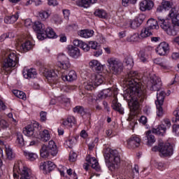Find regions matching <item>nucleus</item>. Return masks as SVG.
<instances>
[{
	"label": "nucleus",
	"instance_id": "1",
	"mask_svg": "<svg viewBox=\"0 0 179 179\" xmlns=\"http://www.w3.org/2000/svg\"><path fill=\"white\" fill-rule=\"evenodd\" d=\"M126 82L130 87L129 107L132 115H136L141 110L142 103L146 99V90L139 83L136 71H129L126 76Z\"/></svg>",
	"mask_w": 179,
	"mask_h": 179
},
{
	"label": "nucleus",
	"instance_id": "2",
	"mask_svg": "<svg viewBox=\"0 0 179 179\" xmlns=\"http://www.w3.org/2000/svg\"><path fill=\"white\" fill-rule=\"evenodd\" d=\"M2 55L3 58H4L2 71H4L6 75H8L12 72L13 68L17 66V64H19V57L16 53L10 51L3 52Z\"/></svg>",
	"mask_w": 179,
	"mask_h": 179
},
{
	"label": "nucleus",
	"instance_id": "3",
	"mask_svg": "<svg viewBox=\"0 0 179 179\" xmlns=\"http://www.w3.org/2000/svg\"><path fill=\"white\" fill-rule=\"evenodd\" d=\"M103 156L105 157V160L110 163L109 169L110 170H115V169H118L120 166V163L121 162V158L120 157V154L118 151L116 150L107 149L104 152Z\"/></svg>",
	"mask_w": 179,
	"mask_h": 179
},
{
	"label": "nucleus",
	"instance_id": "4",
	"mask_svg": "<svg viewBox=\"0 0 179 179\" xmlns=\"http://www.w3.org/2000/svg\"><path fill=\"white\" fill-rule=\"evenodd\" d=\"M41 156L43 159H47L49 156H57L58 154V148H57V145L54 141H50L48 145H42L40 150Z\"/></svg>",
	"mask_w": 179,
	"mask_h": 179
},
{
	"label": "nucleus",
	"instance_id": "5",
	"mask_svg": "<svg viewBox=\"0 0 179 179\" xmlns=\"http://www.w3.org/2000/svg\"><path fill=\"white\" fill-rule=\"evenodd\" d=\"M152 152H159V153L164 157H169L173 153V145L170 143H159L152 148Z\"/></svg>",
	"mask_w": 179,
	"mask_h": 179
},
{
	"label": "nucleus",
	"instance_id": "6",
	"mask_svg": "<svg viewBox=\"0 0 179 179\" xmlns=\"http://www.w3.org/2000/svg\"><path fill=\"white\" fill-rule=\"evenodd\" d=\"M107 62L108 66L113 75H120L124 69V64L117 58L110 57L108 59Z\"/></svg>",
	"mask_w": 179,
	"mask_h": 179
},
{
	"label": "nucleus",
	"instance_id": "7",
	"mask_svg": "<svg viewBox=\"0 0 179 179\" xmlns=\"http://www.w3.org/2000/svg\"><path fill=\"white\" fill-rule=\"evenodd\" d=\"M159 24L166 31L169 36H177V27H175L171 22H169V20H164L163 17H159Z\"/></svg>",
	"mask_w": 179,
	"mask_h": 179
},
{
	"label": "nucleus",
	"instance_id": "8",
	"mask_svg": "<svg viewBox=\"0 0 179 179\" xmlns=\"http://www.w3.org/2000/svg\"><path fill=\"white\" fill-rule=\"evenodd\" d=\"M171 127V121H170V119L169 118H164L162 121V124L158 125V127L156 129H152L153 134H157V135H161V136H163L164 134H166V131H167V129Z\"/></svg>",
	"mask_w": 179,
	"mask_h": 179
},
{
	"label": "nucleus",
	"instance_id": "9",
	"mask_svg": "<svg viewBox=\"0 0 179 179\" xmlns=\"http://www.w3.org/2000/svg\"><path fill=\"white\" fill-rule=\"evenodd\" d=\"M164 96H166V92L164 91H161L159 93H157V100L155 101V104L157 107V117H163V106L164 103Z\"/></svg>",
	"mask_w": 179,
	"mask_h": 179
},
{
	"label": "nucleus",
	"instance_id": "10",
	"mask_svg": "<svg viewBox=\"0 0 179 179\" xmlns=\"http://www.w3.org/2000/svg\"><path fill=\"white\" fill-rule=\"evenodd\" d=\"M147 87L150 90L159 92L160 87H162V80L155 75L150 76V81L147 84Z\"/></svg>",
	"mask_w": 179,
	"mask_h": 179
},
{
	"label": "nucleus",
	"instance_id": "11",
	"mask_svg": "<svg viewBox=\"0 0 179 179\" xmlns=\"http://www.w3.org/2000/svg\"><path fill=\"white\" fill-rule=\"evenodd\" d=\"M57 59L58 65L59 68L62 69L61 73H62V72L65 73V71L71 68V63H69V59H68L65 55L62 54L58 55Z\"/></svg>",
	"mask_w": 179,
	"mask_h": 179
},
{
	"label": "nucleus",
	"instance_id": "12",
	"mask_svg": "<svg viewBox=\"0 0 179 179\" xmlns=\"http://www.w3.org/2000/svg\"><path fill=\"white\" fill-rule=\"evenodd\" d=\"M155 51L161 57H167L170 53V45L167 42H162L157 45Z\"/></svg>",
	"mask_w": 179,
	"mask_h": 179
},
{
	"label": "nucleus",
	"instance_id": "13",
	"mask_svg": "<svg viewBox=\"0 0 179 179\" xmlns=\"http://www.w3.org/2000/svg\"><path fill=\"white\" fill-rule=\"evenodd\" d=\"M17 173L20 176V179H31V171L30 169L23 167V169L21 170L20 166L15 164L14 166V169H17Z\"/></svg>",
	"mask_w": 179,
	"mask_h": 179
},
{
	"label": "nucleus",
	"instance_id": "14",
	"mask_svg": "<svg viewBox=\"0 0 179 179\" xmlns=\"http://www.w3.org/2000/svg\"><path fill=\"white\" fill-rule=\"evenodd\" d=\"M168 16L171 17L173 24H175V26H179V13L177 8H172Z\"/></svg>",
	"mask_w": 179,
	"mask_h": 179
},
{
	"label": "nucleus",
	"instance_id": "15",
	"mask_svg": "<svg viewBox=\"0 0 179 179\" xmlns=\"http://www.w3.org/2000/svg\"><path fill=\"white\" fill-rule=\"evenodd\" d=\"M127 145L129 148L133 149H134V148H139L141 138L136 135H133L127 140Z\"/></svg>",
	"mask_w": 179,
	"mask_h": 179
},
{
	"label": "nucleus",
	"instance_id": "16",
	"mask_svg": "<svg viewBox=\"0 0 179 179\" xmlns=\"http://www.w3.org/2000/svg\"><path fill=\"white\" fill-rule=\"evenodd\" d=\"M62 79L64 82H73L78 79V76L76 75V71L71 70L69 72L68 75H65L64 71H62Z\"/></svg>",
	"mask_w": 179,
	"mask_h": 179
},
{
	"label": "nucleus",
	"instance_id": "17",
	"mask_svg": "<svg viewBox=\"0 0 179 179\" xmlns=\"http://www.w3.org/2000/svg\"><path fill=\"white\" fill-rule=\"evenodd\" d=\"M145 15H141L137 18L134 19V20L129 21V26L131 29H138L142 23H143V20Z\"/></svg>",
	"mask_w": 179,
	"mask_h": 179
},
{
	"label": "nucleus",
	"instance_id": "18",
	"mask_svg": "<svg viewBox=\"0 0 179 179\" xmlns=\"http://www.w3.org/2000/svg\"><path fill=\"white\" fill-rule=\"evenodd\" d=\"M159 17H158V20L151 18L147 21L146 28L151 31L152 33L155 31V30H157V29H159V24H159Z\"/></svg>",
	"mask_w": 179,
	"mask_h": 179
},
{
	"label": "nucleus",
	"instance_id": "19",
	"mask_svg": "<svg viewBox=\"0 0 179 179\" xmlns=\"http://www.w3.org/2000/svg\"><path fill=\"white\" fill-rule=\"evenodd\" d=\"M154 5L153 1L150 0H143L140 3V10H142V12L151 10Z\"/></svg>",
	"mask_w": 179,
	"mask_h": 179
},
{
	"label": "nucleus",
	"instance_id": "20",
	"mask_svg": "<svg viewBox=\"0 0 179 179\" xmlns=\"http://www.w3.org/2000/svg\"><path fill=\"white\" fill-rule=\"evenodd\" d=\"M173 8V3L163 0L161 5H159L157 8V12L160 13V12H163V10H170Z\"/></svg>",
	"mask_w": 179,
	"mask_h": 179
},
{
	"label": "nucleus",
	"instance_id": "21",
	"mask_svg": "<svg viewBox=\"0 0 179 179\" xmlns=\"http://www.w3.org/2000/svg\"><path fill=\"white\" fill-rule=\"evenodd\" d=\"M143 141H147L146 143L148 146H152L155 142H156V138L152 131H148L145 133V137H143Z\"/></svg>",
	"mask_w": 179,
	"mask_h": 179
},
{
	"label": "nucleus",
	"instance_id": "22",
	"mask_svg": "<svg viewBox=\"0 0 179 179\" xmlns=\"http://www.w3.org/2000/svg\"><path fill=\"white\" fill-rule=\"evenodd\" d=\"M112 108L115 111H117L120 114H124V108H122L121 103H118V99L115 96H114L112 101Z\"/></svg>",
	"mask_w": 179,
	"mask_h": 179
},
{
	"label": "nucleus",
	"instance_id": "23",
	"mask_svg": "<svg viewBox=\"0 0 179 179\" xmlns=\"http://www.w3.org/2000/svg\"><path fill=\"white\" fill-rule=\"evenodd\" d=\"M68 54L73 58H79L80 57V50L77 47L69 46Z\"/></svg>",
	"mask_w": 179,
	"mask_h": 179
},
{
	"label": "nucleus",
	"instance_id": "24",
	"mask_svg": "<svg viewBox=\"0 0 179 179\" xmlns=\"http://www.w3.org/2000/svg\"><path fill=\"white\" fill-rule=\"evenodd\" d=\"M86 160L87 163H89V166H91L94 170L99 171L100 170V166H99V162L96 159L95 157H92L90 155H88L86 157Z\"/></svg>",
	"mask_w": 179,
	"mask_h": 179
},
{
	"label": "nucleus",
	"instance_id": "25",
	"mask_svg": "<svg viewBox=\"0 0 179 179\" xmlns=\"http://www.w3.org/2000/svg\"><path fill=\"white\" fill-rule=\"evenodd\" d=\"M22 75L25 79H34L37 76V71L34 69L24 70Z\"/></svg>",
	"mask_w": 179,
	"mask_h": 179
},
{
	"label": "nucleus",
	"instance_id": "26",
	"mask_svg": "<svg viewBox=\"0 0 179 179\" xmlns=\"http://www.w3.org/2000/svg\"><path fill=\"white\" fill-rule=\"evenodd\" d=\"M89 65L92 71H96V72H101L103 71V65L97 60H92L90 62Z\"/></svg>",
	"mask_w": 179,
	"mask_h": 179
},
{
	"label": "nucleus",
	"instance_id": "27",
	"mask_svg": "<svg viewBox=\"0 0 179 179\" xmlns=\"http://www.w3.org/2000/svg\"><path fill=\"white\" fill-rule=\"evenodd\" d=\"M62 127H72L73 124H76V120L73 116H69L66 119H63L61 122Z\"/></svg>",
	"mask_w": 179,
	"mask_h": 179
},
{
	"label": "nucleus",
	"instance_id": "28",
	"mask_svg": "<svg viewBox=\"0 0 179 179\" xmlns=\"http://www.w3.org/2000/svg\"><path fill=\"white\" fill-rule=\"evenodd\" d=\"M38 138L40 139L42 142H47L49 139H51V136L50 135V131L48 130H43V131L39 132Z\"/></svg>",
	"mask_w": 179,
	"mask_h": 179
},
{
	"label": "nucleus",
	"instance_id": "29",
	"mask_svg": "<svg viewBox=\"0 0 179 179\" xmlns=\"http://www.w3.org/2000/svg\"><path fill=\"white\" fill-rule=\"evenodd\" d=\"M91 80L94 83V86H100V85L104 82L103 80V76L99 74H92L91 76Z\"/></svg>",
	"mask_w": 179,
	"mask_h": 179
},
{
	"label": "nucleus",
	"instance_id": "30",
	"mask_svg": "<svg viewBox=\"0 0 179 179\" xmlns=\"http://www.w3.org/2000/svg\"><path fill=\"white\" fill-rule=\"evenodd\" d=\"M17 19H19V12H17L14 15L6 16L4 18V22L7 24H12L15 23V22H16L17 20Z\"/></svg>",
	"mask_w": 179,
	"mask_h": 179
},
{
	"label": "nucleus",
	"instance_id": "31",
	"mask_svg": "<svg viewBox=\"0 0 179 179\" xmlns=\"http://www.w3.org/2000/svg\"><path fill=\"white\" fill-rule=\"evenodd\" d=\"M96 2L97 0H80L76 1V4L81 8H89L90 3H96Z\"/></svg>",
	"mask_w": 179,
	"mask_h": 179
},
{
	"label": "nucleus",
	"instance_id": "32",
	"mask_svg": "<svg viewBox=\"0 0 179 179\" xmlns=\"http://www.w3.org/2000/svg\"><path fill=\"white\" fill-rule=\"evenodd\" d=\"M94 34V31H93V30L89 29H83L78 31V36H80V37H83V38H89L92 37Z\"/></svg>",
	"mask_w": 179,
	"mask_h": 179
},
{
	"label": "nucleus",
	"instance_id": "33",
	"mask_svg": "<svg viewBox=\"0 0 179 179\" xmlns=\"http://www.w3.org/2000/svg\"><path fill=\"white\" fill-rule=\"evenodd\" d=\"M36 131V129H34V126L33 124L28 125L27 127L24 128L23 130V134L26 135V136H33L34 135V133Z\"/></svg>",
	"mask_w": 179,
	"mask_h": 179
},
{
	"label": "nucleus",
	"instance_id": "34",
	"mask_svg": "<svg viewBox=\"0 0 179 179\" xmlns=\"http://www.w3.org/2000/svg\"><path fill=\"white\" fill-rule=\"evenodd\" d=\"M33 27L36 33H41L45 31V27L39 21L35 22Z\"/></svg>",
	"mask_w": 179,
	"mask_h": 179
},
{
	"label": "nucleus",
	"instance_id": "35",
	"mask_svg": "<svg viewBox=\"0 0 179 179\" xmlns=\"http://www.w3.org/2000/svg\"><path fill=\"white\" fill-rule=\"evenodd\" d=\"M150 36H153V32L145 27L141 30L139 37L140 38H146L148 37H150Z\"/></svg>",
	"mask_w": 179,
	"mask_h": 179
},
{
	"label": "nucleus",
	"instance_id": "36",
	"mask_svg": "<svg viewBox=\"0 0 179 179\" xmlns=\"http://www.w3.org/2000/svg\"><path fill=\"white\" fill-rule=\"evenodd\" d=\"M124 64L128 67V69H131L134 66V58L131 55L125 57Z\"/></svg>",
	"mask_w": 179,
	"mask_h": 179
},
{
	"label": "nucleus",
	"instance_id": "37",
	"mask_svg": "<svg viewBox=\"0 0 179 179\" xmlns=\"http://www.w3.org/2000/svg\"><path fill=\"white\" fill-rule=\"evenodd\" d=\"M21 48L24 52H27V51H30L33 48V43L30 41H26L22 44Z\"/></svg>",
	"mask_w": 179,
	"mask_h": 179
},
{
	"label": "nucleus",
	"instance_id": "38",
	"mask_svg": "<svg viewBox=\"0 0 179 179\" xmlns=\"http://www.w3.org/2000/svg\"><path fill=\"white\" fill-rule=\"evenodd\" d=\"M6 155L8 160H13V159L15 157V152H13V150L10 148V146L6 147Z\"/></svg>",
	"mask_w": 179,
	"mask_h": 179
},
{
	"label": "nucleus",
	"instance_id": "39",
	"mask_svg": "<svg viewBox=\"0 0 179 179\" xmlns=\"http://www.w3.org/2000/svg\"><path fill=\"white\" fill-rule=\"evenodd\" d=\"M45 34H46V38H57V34H55V31H54V29L51 27H48L45 30Z\"/></svg>",
	"mask_w": 179,
	"mask_h": 179
},
{
	"label": "nucleus",
	"instance_id": "40",
	"mask_svg": "<svg viewBox=\"0 0 179 179\" xmlns=\"http://www.w3.org/2000/svg\"><path fill=\"white\" fill-rule=\"evenodd\" d=\"M51 16V12L49 10H41L39 12V17H41V20H47Z\"/></svg>",
	"mask_w": 179,
	"mask_h": 179
},
{
	"label": "nucleus",
	"instance_id": "41",
	"mask_svg": "<svg viewBox=\"0 0 179 179\" xmlns=\"http://www.w3.org/2000/svg\"><path fill=\"white\" fill-rule=\"evenodd\" d=\"M94 15L97 16L98 17H101V19H107V12L102 9H96L94 13Z\"/></svg>",
	"mask_w": 179,
	"mask_h": 179
},
{
	"label": "nucleus",
	"instance_id": "42",
	"mask_svg": "<svg viewBox=\"0 0 179 179\" xmlns=\"http://www.w3.org/2000/svg\"><path fill=\"white\" fill-rule=\"evenodd\" d=\"M16 144L19 148H22L24 146V138H23V135L22 134H17Z\"/></svg>",
	"mask_w": 179,
	"mask_h": 179
},
{
	"label": "nucleus",
	"instance_id": "43",
	"mask_svg": "<svg viewBox=\"0 0 179 179\" xmlns=\"http://www.w3.org/2000/svg\"><path fill=\"white\" fill-rule=\"evenodd\" d=\"M24 155L28 160H30V162H34L36 159H37V155L36 153L30 152H24Z\"/></svg>",
	"mask_w": 179,
	"mask_h": 179
},
{
	"label": "nucleus",
	"instance_id": "44",
	"mask_svg": "<svg viewBox=\"0 0 179 179\" xmlns=\"http://www.w3.org/2000/svg\"><path fill=\"white\" fill-rule=\"evenodd\" d=\"M94 83L93 81H92V78H90V79L84 83V87L86 90H93V89H94Z\"/></svg>",
	"mask_w": 179,
	"mask_h": 179
},
{
	"label": "nucleus",
	"instance_id": "45",
	"mask_svg": "<svg viewBox=\"0 0 179 179\" xmlns=\"http://www.w3.org/2000/svg\"><path fill=\"white\" fill-rule=\"evenodd\" d=\"M13 93L16 96V97H18V99H22V100H26V94L23 91L14 90L13 91Z\"/></svg>",
	"mask_w": 179,
	"mask_h": 179
},
{
	"label": "nucleus",
	"instance_id": "46",
	"mask_svg": "<svg viewBox=\"0 0 179 179\" xmlns=\"http://www.w3.org/2000/svg\"><path fill=\"white\" fill-rule=\"evenodd\" d=\"M57 100L59 103H61V104H64V106H69V103H71V99L65 96H59L57 98Z\"/></svg>",
	"mask_w": 179,
	"mask_h": 179
},
{
	"label": "nucleus",
	"instance_id": "47",
	"mask_svg": "<svg viewBox=\"0 0 179 179\" xmlns=\"http://www.w3.org/2000/svg\"><path fill=\"white\" fill-rule=\"evenodd\" d=\"M74 113H78V114H81V115H85L87 114V110H85L83 106H76L73 108Z\"/></svg>",
	"mask_w": 179,
	"mask_h": 179
},
{
	"label": "nucleus",
	"instance_id": "48",
	"mask_svg": "<svg viewBox=\"0 0 179 179\" xmlns=\"http://www.w3.org/2000/svg\"><path fill=\"white\" fill-rule=\"evenodd\" d=\"M138 57H139L140 61H141V62H143L144 64L145 62H148V55L146 54V52L145 51L141 50L138 54Z\"/></svg>",
	"mask_w": 179,
	"mask_h": 179
},
{
	"label": "nucleus",
	"instance_id": "49",
	"mask_svg": "<svg viewBox=\"0 0 179 179\" xmlns=\"http://www.w3.org/2000/svg\"><path fill=\"white\" fill-rule=\"evenodd\" d=\"M131 177L135 178V177H138L139 176V166L138 165H134L131 168Z\"/></svg>",
	"mask_w": 179,
	"mask_h": 179
},
{
	"label": "nucleus",
	"instance_id": "50",
	"mask_svg": "<svg viewBox=\"0 0 179 179\" xmlns=\"http://www.w3.org/2000/svg\"><path fill=\"white\" fill-rule=\"evenodd\" d=\"M139 38H141V37H139V35L138 34H134L130 37H127V41L130 43H134L135 41H138Z\"/></svg>",
	"mask_w": 179,
	"mask_h": 179
},
{
	"label": "nucleus",
	"instance_id": "51",
	"mask_svg": "<svg viewBox=\"0 0 179 179\" xmlns=\"http://www.w3.org/2000/svg\"><path fill=\"white\" fill-rule=\"evenodd\" d=\"M41 170L44 171L45 174H48V173H50L48 162L42 163V164L41 165Z\"/></svg>",
	"mask_w": 179,
	"mask_h": 179
},
{
	"label": "nucleus",
	"instance_id": "52",
	"mask_svg": "<svg viewBox=\"0 0 179 179\" xmlns=\"http://www.w3.org/2000/svg\"><path fill=\"white\" fill-rule=\"evenodd\" d=\"M8 127H9V123H8L6 120L0 117V128H2L3 129H6V128H8Z\"/></svg>",
	"mask_w": 179,
	"mask_h": 179
},
{
	"label": "nucleus",
	"instance_id": "53",
	"mask_svg": "<svg viewBox=\"0 0 179 179\" xmlns=\"http://www.w3.org/2000/svg\"><path fill=\"white\" fill-rule=\"evenodd\" d=\"M90 48H92V50H99L100 48V46H99V43L96 41H90L89 43Z\"/></svg>",
	"mask_w": 179,
	"mask_h": 179
},
{
	"label": "nucleus",
	"instance_id": "54",
	"mask_svg": "<svg viewBox=\"0 0 179 179\" xmlns=\"http://www.w3.org/2000/svg\"><path fill=\"white\" fill-rule=\"evenodd\" d=\"M36 33H37V38H38V40L43 41L45 38H47V35L45 34V31L36 32Z\"/></svg>",
	"mask_w": 179,
	"mask_h": 179
},
{
	"label": "nucleus",
	"instance_id": "55",
	"mask_svg": "<svg viewBox=\"0 0 179 179\" xmlns=\"http://www.w3.org/2000/svg\"><path fill=\"white\" fill-rule=\"evenodd\" d=\"M75 141H76V138L71 137L66 141V143L69 148H72V145L75 143Z\"/></svg>",
	"mask_w": 179,
	"mask_h": 179
},
{
	"label": "nucleus",
	"instance_id": "56",
	"mask_svg": "<svg viewBox=\"0 0 179 179\" xmlns=\"http://www.w3.org/2000/svg\"><path fill=\"white\" fill-rule=\"evenodd\" d=\"M78 157V155L75 153L73 151H71L69 155V161L70 162H76V159Z\"/></svg>",
	"mask_w": 179,
	"mask_h": 179
},
{
	"label": "nucleus",
	"instance_id": "57",
	"mask_svg": "<svg viewBox=\"0 0 179 179\" xmlns=\"http://www.w3.org/2000/svg\"><path fill=\"white\" fill-rule=\"evenodd\" d=\"M137 1L138 0H122V5L123 6H128L129 3L135 4V3H136Z\"/></svg>",
	"mask_w": 179,
	"mask_h": 179
},
{
	"label": "nucleus",
	"instance_id": "58",
	"mask_svg": "<svg viewBox=\"0 0 179 179\" xmlns=\"http://www.w3.org/2000/svg\"><path fill=\"white\" fill-rule=\"evenodd\" d=\"M80 48H82L85 52H87V51L90 50V46L87 43L83 42L81 46H80Z\"/></svg>",
	"mask_w": 179,
	"mask_h": 179
},
{
	"label": "nucleus",
	"instance_id": "59",
	"mask_svg": "<svg viewBox=\"0 0 179 179\" xmlns=\"http://www.w3.org/2000/svg\"><path fill=\"white\" fill-rule=\"evenodd\" d=\"M41 121L45 122L47 120V112L41 111L40 113Z\"/></svg>",
	"mask_w": 179,
	"mask_h": 179
},
{
	"label": "nucleus",
	"instance_id": "60",
	"mask_svg": "<svg viewBox=\"0 0 179 179\" xmlns=\"http://www.w3.org/2000/svg\"><path fill=\"white\" fill-rule=\"evenodd\" d=\"M172 128L173 132H174L176 135H178L179 136V124H173Z\"/></svg>",
	"mask_w": 179,
	"mask_h": 179
},
{
	"label": "nucleus",
	"instance_id": "61",
	"mask_svg": "<svg viewBox=\"0 0 179 179\" xmlns=\"http://www.w3.org/2000/svg\"><path fill=\"white\" fill-rule=\"evenodd\" d=\"M155 166L158 170H163L164 169V164L163 162H155Z\"/></svg>",
	"mask_w": 179,
	"mask_h": 179
},
{
	"label": "nucleus",
	"instance_id": "62",
	"mask_svg": "<svg viewBox=\"0 0 179 179\" xmlns=\"http://www.w3.org/2000/svg\"><path fill=\"white\" fill-rule=\"evenodd\" d=\"M48 163L49 166V173H51V171H52V170L56 167L55 164L51 161H48Z\"/></svg>",
	"mask_w": 179,
	"mask_h": 179
},
{
	"label": "nucleus",
	"instance_id": "63",
	"mask_svg": "<svg viewBox=\"0 0 179 179\" xmlns=\"http://www.w3.org/2000/svg\"><path fill=\"white\" fill-rule=\"evenodd\" d=\"M83 43V41L78 40V39H75L73 41V45H75V47H80L82 45V43Z\"/></svg>",
	"mask_w": 179,
	"mask_h": 179
},
{
	"label": "nucleus",
	"instance_id": "64",
	"mask_svg": "<svg viewBox=\"0 0 179 179\" xmlns=\"http://www.w3.org/2000/svg\"><path fill=\"white\" fill-rule=\"evenodd\" d=\"M48 5H49V6H57L58 1H57V0H48Z\"/></svg>",
	"mask_w": 179,
	"mask_h": 179
}]
</instances>
